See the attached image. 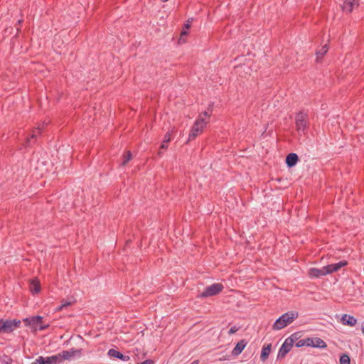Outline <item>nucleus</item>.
Wrapping results in <instances>:
<instances>
[{"label":"nucleus","mask_w":364,"mask_h":364,"mask_svg":"<svg viewBox=\"0 0 364 364\" xmlns=\"http://www.w3.org/2000/svg\"><path fill=\"white\" fill-rule=\"evenodd\" d=\"M30 290L33 294H38L41 291V284L37 279H32L30 283Z\"/></svg>","instance_id":"obj_17"},{"label":"nucleus","mask_w":364,"mask_h":364,"mask_svg":"<svg viewBox=\"0 0 364 364\" xmlns=\"http://www.w3.org/2000/svg\"><path fill=\"white\" fill-rule=\"evenodd\" d=\"M294 343V339L292 338V336L287 338L279 350L278 358L284 357L291 349Z\"/></svg>","instance_id":"obj_7"},{"label":"nucleus","mask_w":364,"mask_h":364,"mask_svg":"<svg viewBox=\"0 0 364 364\" xmlns=\"http://www.w3.org/2000/svg\"><path fill=\"white\" fill-rule=\"evenodd\" d=\"M208 123V120H206L205 117H202L201 115H199L190 131L188 141L193 140L200 134Z\"/></svg>","instance_id":"obj_3"},{"label":"nucleus","mask_w":364,"mask_h":364,"mask_svg":"<svg viewBox=\"0 0 364 364\" xmlns=\"http://www.w3.org/2000/svg\"><path fill=\"white\" fill-rule=\"evenodd\" d=\"M341 320L344 325H348L350 326H354L357 323L356 318H355L353 316L347 314H344L342 316Z\"/></svg>","instance_id":"obj_16"},{"label":"nucleus","mask_w":364,"mask_h":364,"mask_svg":"<svg viewBox=\"0 0 364 364\" xmlns=\"http://www.w3.org/2000/svg\"><path fill=\"white\" fill-rule=\"evenodd\" d=\"M223 289V285L220 283H215L207 287L205 290L198 296V298L213 296L220 293Z\"/></svg>","instance_id":"obj_6"},{"label":"nucleus","mask_w":364,"mask_h":364,"mask_svg":"<svg viewBox=\"0 0 364 364\" xmlns=\"http://www.w3.org/2000/svg\"><path fill=\"white\" fill-rule=\"evenodd\" d=\"M200 115H201V116H202V117H203V116H204V117H207V119H206V120H208V121H209V118L210 117V113H209V112H207V111H205V112H203L200 113Z\"/></svg>","instance_id":"obj_29"},{"label":"nucleus","mask_w":364,"mask_h":364,"mask_svg":"<svg viewBox=\"0 0 364 364\" xmlns=\"http://www.w3.org/2000/svg\"><path fill=\"white\" fill-rule=\"evenodd\" d=\"M359 6V0H345L342 9L343 11L351 13L355 7Z\"/></svg>","instance_id":"obj_10"},{"label":"nucleus","mask_w":364,"mask_h":364,"mask_svg":"<svg viewBox=\"0 0 364 364\" xmlns=\"http://www.w3.org/2000/svg\"><path fill=\"white\" fill-rule=\"evenodd\" d=\"M298 160H299L298 156L294 153H291V154H288L286 158V164H287V166L292 167V166H295V164H296Z\"/></svg>","instance_id":"obj_15"},{"label":"nucleus","mask_w":364,"mask_h":364,"mask_svg":"<svg viewBox=\"0 0 364 364\" xmlns=\"http://www.w3.org/2000/svg\"><path fill=\"white\" fill-rule=\"evenodd\" d=\"M23 323L26 326H29L33 332L38 330L43 331L49 328L50 324H44L43 317L41 316H34L29 318L23 319Z\"/></svg>","instance_id":"obj_2"},{"label":"nucleus","mask_w":364,"mask_h":364,"mask_svg":"<svg viewBox=\"0 0 364 364\" xmlns=\"http://www.w3.org/2000/svg\"><path fill=\"white\" fill-rule=\"evenodd\" d=\"M190 26H190V23H189L188 21L184 25V27H183V30L181 32V37H180V38L178 40L179 43H183L185 42V40L183 39L182 36H186V35L188 34V31L190 28Z\"/></svg>","instance_id":"obj_22"},{"label":"nucleus","mask_w":364,"mask_h":364,"mask_svg":"<svg viewBox=\"0 0 364 364\" xmlns=\"http://www.w3.org/2000/svg\"><path fill=\"white\" fill-rule=\"evenodd\" d=\"M70 304H71L70 302H68V301L63 302V303L61 304V305H60L59 306H58L56 308V311H60L63 310L64 308L70 306Z\"/></svg>","instance_id":"obj_27"},{"label":"nucleus","mask_w":364,"mask_h":364,"mask_svg":"<svg viewBox=\"0 0 364 364\" xmlns=\"http://www.w3.org/2000/svg\"><path fill=\"white\" fill-rule=\"evenodd\" d=\"M298 312L288 311L276 320L272 326L274 330H280L290 324L298 317Z\"/></svg>","instance_id":"obj_1"},{"label":"nucleus","mask_w":364,"mask_h":364,"mask_svg":"<svg viewBox=\"0 0 364 364\" xmlns=\"http://www.w3.org/2000/svg\"><path fill=\"white\" fill-rule=\"evenodd\" d=\"M158 155H159V156H161V155H162V152H161V151H159L158 152Z\"/></svg>","instance_id":"obj_35"},{"label":"nucleus","mask_w":364,"mask_h":364,"mask_svg":"<svg viewBox=\"0 0 364 364\" xmlns=\"http://www.w3.org/2000/svg\"><path fill=\"white\" fill-rule=\"evenodd\" d=\"M347 264L348 262L346 260L340 261L339 262L336 264H328L327 266H325L326 272L327 273V274H332L333 272L338 271L341 268L346 267Z\"/></svg>","instance_id":"obj_9"},{"label":"nucleus","mask_w":364,"mask_h":364,"mask_svg":"<svg viewBox=\"0 0 364 364\" xmlns=\"http://www.w3.org/2000/svg\"><path fill=\"white\" fill-rule=\"evenodd\" d=\"M46 364H59L61 363L60 357L58 353L52 356L45 358Z\"/></svg>","instance_id":"obj_20"},{"label":"nucleus","mask_w":364,"mask_h":364,"mask_svg":"<svg viewBox=\"0 0 364 364\" xmlns=\"http://www.w3.org/2000/svg\"><path fill=\"white\" fill-rule=\"evenodd\" d=\"M171 139V133L168 132L164 136V143H168Z\"/></svg>","instance_id":"obj_28"},{"label":"nucleus","mask_w":364,"mask_h":364,"mask_svg":"<svg viewBox=\"0 0 364 364\" xmlns=\"http://www.w3.org/2000/svg\"><path fill=\"white\" fill-rule=\"evenodd\" d=\"M238 329H239V328H238L237 327H236V326H232V327L230 329V331H229V332H228V333H229V334H230V335H232V334H233V333H236V332L238 331Z\"/></svg>","instance_id":"obj_30"},{"label":"nucleus","mask_w":364,"mask_h":364,"mask_svg":"<svg viewBox=\"0 0 364 364\" xmlns=\"http://www.w3.org/2000/svg\"><path fill=\"white\" fill-rule=\"evenodd\" d=\"M304 346H309V338L306 339L299 340L296 344V347H302Z\"/></svg>","instance_id":"obj_25"},{"label":"nucleus","mask_w":364,"mask_h":364,"mask_svg":"<svg viewBox=\"0 0 364 364\" xmlns=\"http://www.w3.org/2000/svg\"><path fill=\"white\" fill-rule=\"evenodd\" d=\"M132 158V155L130 151H127L123 156L122 166H125Z\"/></svg>","instance_id":"obj_23"},{"label":"nucleus","mask_w":364,"mask_h":364,"mask_svg":"<svg viewBox=\"0 0 364 364\" xmlns=\"http://www.w3.org/2000/svg\"><path fill=\"white\" fill-rule=\"evenodd\" d=\"M309 346L318 348H326L327 345L326 342L320 338H309Z\"/></svg>","instance_id":"obj_11"},{"label":"nucleus","mask_w":364,"mask_h":364,"mask_svg":"<svg viewBox=\"0 0 364 364\" xmlns=\"http://www.w3.org/2000/svg\"><path fill=\"white\" fill-rule=\"evenodd\" d=\"M191 364H198V360H195L193 363H191Z\"/></svg>","instance_id":"obj_34"},{"label":"nucleus","mask_w":364,"mask_h":364,"mask_svg":"<svg viewBox=\"0 0 364 364\" xmlns=\"http://www.w3.org/2000/svg\"><path fill=\"white\" fill-rule=\"evenodd\" d=\"M309 116L306 112L300 111L296 114L295 116V125L298 132H304L308 128Z\"/></svg>","instance_id":"obj_5"},{"label":"nucleus","mask_w":364,"mask_h":364,"mask_svg":"<svg viewBox=\"0 0 364 364\" xmlns=\"http://www.w3.org/2000/svg\"><path fill=\"white\" fill-rule=\"evenodd\" d=\"M308 274L311 278H319L323 276L327 275L326 272V267H323L321 269L318 268H311L309 269Z\"/></svg>","instance_id":"obj_12"},{"label":"nucleus","mask_w":364,"mask_h":364,"mask_svg":"<svg viewBox=\"0 0 364 364\" xmlns=\"http://www.w3.org/2000/svg\"><path fill=\"white\" fill-rule=\"evenodd\" d=\"M271 344H268L267 346H264L262 350L260 358L262 361H265L271 352Z\"/></svg>","instance_id":"obj_19"},{"label":"nucleus","mask_w":364,"mask_h":364,"mask_svg":"<svg viewBox=\"0 0 364 364\" xmlns=\"http://www.w3.org/2000/svg\"><path fill=\"white\" fill-rule=\"evenodd\" d=\"M43 126H44V125H43L42 127H38L36 129H34V130L33 131L32 134H31V139H30V138H28V139H27V141H26V145H27V146H28V145H29V144H30V142H31V139H35V138H36L39 134H41V131H42V129H43Z\"/></svg>","instance_id":"obj_21"},{"label":"nucleus","mask_w":364,"mask_h":364,"mask_svg":"<svg viewBox=\"0 0 364 364\" xmlns=\"http://www.w3.org/2000/svg\"><path fill=\"white\" fill-rule=\"evenodd\" d=\"M362 332L364 334V322L362 323Z\"/></svg>","instance_id":"obj_33"},{"label":"nucleus","mask_w":364,"mask_h":364,"mask_svg":"<svg viewBox=\"0 0 364 364\" xmlns=\"http://www.w3.org/2000/svg\"><path fill=\"white\" fill-rule=\"evenodd\" d=\"M138 364H154L152 360L148 359Z\"/></svg>","instance_id":"obj_31"},{"label":"nucleus","mask_w":364,"mask_h":364,"mask_svg":"<svg viewBox=\"0 0 364 364\" xmlns=\"http://www.w3.org/2000/svg\"><path fill=\"white\" fill-rule=\"evenodd\" d=\"M82 354V349H74L72 348L69 350H63L60 353H58V355L60 357V361L61 363L63 362L65 360H70L72 358H73L75 355H81Z\"/></svg>","instance_id":"obj_8"},{"label":"nucleus","mask_w":364,"mask_h":364,"mask_svg":"<svg viewBox=\"0 0 364 364\" xmlns=\"http://www.w3.org/2000/svg\"><path fill=\"white\" fill-rule=\"evenodd\" d=\"M167 143L162 142L161 145L160 146L161 149H167L168 146L166 145Z\"/></svg>","instance_id":"obj_32"},{"label":"nucleus","mask_w":364,"mask_h":364,"mask_svg":"<svg viewBox=\"0 0 364 364\" xmlns=\"http://www.w3.org/2000/svg\"><path fill=\"white\" fill-rule=\"evenodd\" d=\"M32 364H46V359L43 356H39Z\"/></svg>","instance_id":"obj_26"},{"label":"nucleus","mask_w":364,"mask_h":364,"mask_svg":"<svg viewBox=\"0 0 364 364\" xmlns=\"http://www.w3.org/2000/svg\"><path fill=\"white\" fill-rule=\"evenodd\" d=\"M21 323L20 320H4L0 319V333H11L15 329L18 328Z\"/></svg>","instance_id":"obj_4"},{"label":"nucleus","mask_w":364,"mask_h":364,"mask_svg":"<svg viewBox=\"0 0 364 364\" xmlns=\"http://www.w3.org/2000/svg\"><path fill=\"white\" fill-rule=\"evenodd\" d=\"M107 355L109 357L116 358L120 359L123 361H128L130 360V357L129 355H125L122 354V353H120L119 351H117V350L113 349V348L109 349L108 350Z\"/></svg>","instance_id":"obj_13"},{"label":"nucleus","mask_w":364,"mask_h":364,"mask_svg":"<svg viewBox=\"0 0 364 364\" xmlns=\"http://www.w3.org/2000/svg\"><path fill=\"white\" fill-rule=\"evenodd\" d=\"M350 360L348 355L343 353L340 357V364H350Z\"/></svg>","instance_id":"obj_24"},{"label":"nucleus","mask_w":364,"mask_h":364,"mask_svg":"<svg viewBox=\"0 0 364 364\" xmlns=\"http://www.w3.org/2000/svg\"><path fill=\"white\" fill-rule=\"evenodd\" d=\"M247 345V342L245 340L240 341L233 348L232 354L235 356L240 355Z\"/></svg>","instance_id":"obj_14"},{"label":"nucleus","mask_w":364,"mask_h":364,"mask_svg":"<svg viewBox=\"0 0 364 364\" xmlns=\"http://www.w3.org/2000/svg\"><path fill=\"white\" fill-rule=\"evenodd\" d=\"M328 50V46L327 44L323 46L319 50H316V61L318 62Z\"/></svg>","instance_id":"obj_18"}]
</instances>
